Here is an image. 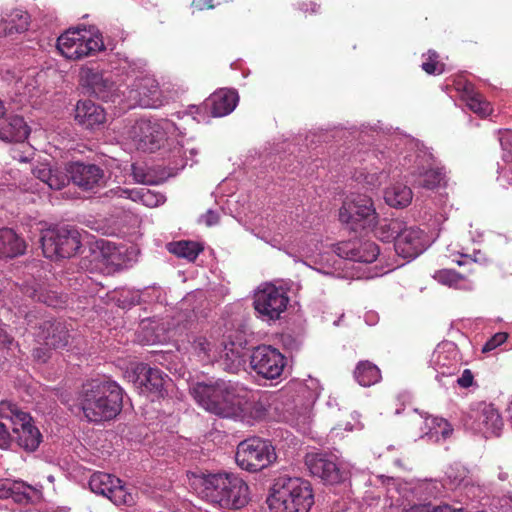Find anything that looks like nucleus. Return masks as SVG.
<instances>
[{"instance_id":"nucleus-1","label":"nucleus","mask_w":512,"mask_h":512,"mask_svg":"<svg viewBox=\"0 0 512 512\" xmlns=\"http://www.w3.org/2000/svg\"><path fill=\"white\" fill-rule=\"evenodd\" d=\"M79 401L88 421H110L122 411L123 389L110 379H92L83 384Z\"/></svg>"},{"instance_id":"nucleus-2","label":"nucleus","mask_w":512,"mask_h":512,"mask_svg":"<svg viewBox=\"0 0 512 512\" xmlns=\"http://www.w3.org/2000/svg\"><path fill=\"white\" fill-rule=\"evenodd\" d=\"M195 400L205 410L224 418H244L247 401L236 393L230 381L196 383L192 388Z\"/></svg>"},{"instance_id":"nucleus-3","label":"nucleus","mask_w":512,"mask_h":512,"mask_svg":"<svg viewBox=\"0 0 512 512\" xmlns=\"http://www.w3.org/2000/svg\"><path fill=\"white\" fill-rule=\"evenodd\" d=\"M198 483L203 496L224 509H241L250 500L247 483L235 473H203Z\"/></svg>"},{"instance_id":"nucleus-4","label":"nucleus","mask_w":512,"mask_h":512,"mask_svg":"<svg viewBox=\"0 0 512 512\" xmlns=\"http://www.w3.org/2000/svg\"><path fill=\"white\" fill-rule=\"evenodd\" d=\"M267 504L271 512H309L314 504L312 486L301 478L279 477Z\"/></svg>"},{"instance_id":"nucleus-5","label":"nucleus","mask_w":512,"mask_h":512,"mask_svg":"<svg viewBox=\"0 0 512 512\" xmlns=\"http://www.w3.org/2000/svg\"><path fill=\"white\" fill-rule=\"evenodd\" d=\"M0 419L10 422L13 441L19 447L28 452H33L39 447L42 435L29 413L19 409L16 404L4 400L0 402Z\"/></svg>"},{"instance_id":"nucleus-6","label":"nucleus","mask_w":512,"mask_h":512,"mask_svg":"<svg viewBox=\"0 0 512 512\" xmlns=\"http://www.w3.org/2000/svg\"><path fill=\"white\" fill-rule=\"evenodd\" d=\"M105 48L99 32L85 28H70L57 39V49L69 60H79Z\"/></svg>"},{"instance_id":"nucleus-7","label":"nucleus","mask_w":512,"mask_h":512,"mask_svg":"<svg viewBox=\"0 0 512 512\" xmlns=\"http://www.w3.org/2000/svg\"><path fill=\"white\" fill-rule=\"evenodd\" d=\"M25 322L33 329V336L39 344L52 349H64L69 345L70 333L65 322L39 316L30 311L25 315Z\"/></svg>"},{"instance_id":"nucleus-8","label":"nucleus","mask_w":512,"mask_h":512,"mask_svg":"<svg viewBox=\"0 0 512 512\" xmlns=\"http://www.w3.org/2000/svg\"><path fill=\"white\" fill-rule=\"evenodd\" d=\"M235 460L242 470L258 472L276 460V452L268 440L252 437L238 444Z\"/></svg>"},{"instance_id":"nucleus-9","label":"nucleus","mask_w":512,"mask_h":512,"mask_svg":"<svg viewBox=\"0 0 512 512\" xmlns=\"http://www.w3.org/2000/svg\"><path fill=\"white\" fill-rule=\"evenodd\" d=\"M80 245L79 233L73 228L53 227L42 231V251L51 260L70 258Z\"/></svg>"},{"instance_id":"nucleus-10","label":"nucleus","mask_w":512,"mask_h":512,"mask_svg":"<svg viewBox=\"0 0 512 512\" xmlns=\"http://www.w3.org/2000/svg\"><path fill=\"white\" fill-rule=\"evenodd\" d=\"M378 215L372 198L365 194H355L346 198L339 210V220L357 231L375 226Z\"/></svg>"},{"instance_id":"nucleus-11","label":"nucleus","mask_w":512,"mask_h":512,"mask_svg":"<svg viewBox=\"0 0 512 512\" xmlns=\"http://www.w3.org/2000/svg\"><path fill=\"white\" fill-rule=\"evenodd\" d=\"M89 487L93 493L107 497L117 506H132L135 503L133 494L119 478L112 474L94 472L90 476Z\"/></svg>"},{"instance_id":"nucleus-12","label":"nucleus","mask_w":512,"mask_h":512,"mask_svg":"<svg viewBox=\"0 0 512 512\" xmlns=\"http://www.w3.org/2000/svg\"><path fill=\"white\" fill-rule=\"evenodd\" d=\"M289 297L282 288L266 284L254 295L255 310L267 320H277L287 309Z\"/></svg>"},{"instance_id":"nucleus-13","label":"nucleus","mask_w":512,"mask_h":512,"mask_svg":"<svg viewBox=\"0 0 512 512\" xmlns=\"http://www.w3.org/2000/svg\"><path fill=\"white\" fill-rule=\"evenodd\" d=\"M285 365V357L271 346H258L250 355L252 370L266 379H276L281 376Z\"/></svg>"},{"instance_id":"nucleus-14","label":"nucleus","mask_w":512,"mask_h":512,"mask_svg":"<svg viewBox=\"0 0 512 512\" xmlns=\"http://www.w3.org/2000/svg\"><path fill=\"white\" fill-rule=\"evenodd\" d=\"M65 173L68 175V182L84 191H93L105 184L104 170L95 164L80 161L67 164Z\"/></svg>"},{"instance_id":"nucleus-15","label":"nucleus","mask_w":512,"mask_h":512,"mask_svg":"<svg viewBox=\"0 0 512 512\" xmlns=\"http://www.w3.org/2000/svg\"><path fill=\"white\" fill-rule=\"evenodd\" d=\"M129 136L137 150L154 152L165 140V132L158 123L146 119L135 122L129 131Z\"/></svg>"},{"instance_id":"nucleus-16","label":"nucleus","mask_w":512,"mask_h":512,"mask_svg":"<svg viewBox=\"0 0 512 512\" xmlns=\"http://www.w3.org/2000/svg\"><path fill=\"white\" fill-rule=\"evenodd\" d=\"M127 98L143 108H156L162 104L161 91L157 80L152 76L137 77L127 88Z\"/></svg>"},{"instance_id":"nucleus-17","label":"nucleus","mask_w":512,"mask_h":512,"mask_svg":"<svg viewBox=\"0 0 512 512\" xmlns=\"http://www.w3.org/2000/svg\"><path fill=\"white\" fill-rule=\"evenodd\" d=\"M305 464L312 476L321 479L326 484H337L344 480L345 473L341 471L333 456L323 453L306 455Z\"/></svg>"},{"instance_id":"nucleus-18","label":"nucleus","mask_w":512,"mask_h":512,"mask_svg":"<svg viewBox=\"0 0 512 512\" xmlns=\"http://www.w3.org/2000/svg\"><path fill=\"white\" fill-rule=\"evenodd\" d=\"M335 252L344 259L371 263L377 259L380 251L378 245L373 241L354 239L338 243Z\"/></svg>"},{"instance_id":"nucleus-19","label":"nucleus","mask_w":512,"mask_h":512,"mask_svg":"<svg viewBox=\"0 0 512 512\" xmlns=\"http://www.w3.org/2000/svg\"><path fill=\"white\" fill-rule=\"evenodd\" d=\"M426 242V235L420 228L403 227L394 243V247L399 256L409 259L421 254L426 247Z\"/></svg>"},{"instance_id":"nucleus-20","label":"nucleus","mask_w":512,"mask_h":512,"mask_svg":"<svg viewBox=\"0 0 512 512\" xmlns=\"http://www.w3.org/2000/svg\"><path fill=\"white\" fill-rule=\"evenodd\" d=\"M75 120L87 129H94L106 122V112L91 100L79 101L75 109Z\"/></svg>"},{"instance_id":"nucleus-21","label":"nucleus","mask_w":512,"mask_h":512,"mask_svg":"<svg viewBox=\"0 0 512 512\" xmlns=\"http://www.w3.org/2000/svg\"><path fill=\"white\" fill-rule=\"evenodd\" d=\"M135 374L137 376L136 381L143 391L162 395L167 376L159 368L141 363L136 366Z\"/></svg>"},{"instance_id":"nucleus-22","label":"nucleus","mask_w":512,"mask_h":512,"mask_svg":"<svg viewBox=\"0 0 512 512\" xmlns=\"http://www.w3.org/2000/svg\"><path fill=\"white\" fill-rule=\"evenodd\" d=\"M238 100L239 97L236 91L221 89L210 95L205 105L210 109L212 116L222 117L230 114L235 109Z\"/></svg>"},{"instance_id":"nucleus-23","label":"nucleus","mask_w":512,"mask_h":512,"mask_svg":"<svg viewBox=\"0 0 512 512\" xmlns=\"http://www.w3.org/2000/svg\"><path fill=\"white\" fill-rule=\"evenodd\" d=\"M30 129L24 118L10 115L0 120V139L6 142H23L27 139Z\"/></svg>"},{"instance_id":"nucleus-24","label":"nucleus","mask_w":512,"mask_h":512,"mask_svg":"<svg viewBox=\"0 0 512 512\" xmlns=\"http://www.w3.org/2000/svg\"><path fill=\"white\" fill-rule=\"evenodd\" d=\"M26 243L13 229H0V258L8 259L23 255Z\"/></svg>"},{"instance_id":"nucleus-25","label":"nucleus","mask_w":512,"mask_h":512,"mask_svg":"<svg viewBox=\"0 0 512 512\" xmlns=\"http://www.w3.org/2000/svg\"><path fill=\"white\" fill-rule=\"evenodd\" d=\"M459 90L462 100L472 112L480 117H486L492 112L491 104L475 89L472 83L465 82L462 87H459Z\"/></svg>"},{"instance_id":"nucleus-26","label":"nucleus","mask_w":512,"mask_h":512,"mask_svg":"<svg viewBox=\"0 0 512 512\" xmlns=\"http://www.w3.org/2000/svg\"><path fill=\"white\" fill-rule=\"evenodd\" d=\"M22 292L34 301L41 302L53 308H61L66 301L63 296L55 291L47 290L37 282L25 283Z\"/></svg>"},{"instance_id":"nucleus-27","label":"nucleus","mask_w":512,"mask_h":512,"mask_svg":"<svg viewBox=\"0 0 512 512\" xmlns=\"http://www.w3.org/2000/svg\"><path fill=\"white\" fill-rule=\"evenodd\" d=\"M223 349L219 348L221 366L230 373H236L243 365L244 348L235 342H222Z\"/></svg>"},{"instance_id":"nucleus-28","label":"nucleus","mask_w":512,"mask_h":512,"mask_svg":"<svg viewBox=\"0 0 512 512\" xmlns=\"http://www.w3.org/2000/svg\"><path fill=\"white\" fill-rule=\"evenodd\" d=\"M32 174L53 190H60L68 184V175L64 171L52 169L47 164L36 166Z\"/></svg>"},{"instance_id":"nucleus-29","label":"nucleus","mask_w":512,"mask_h":512,"mask_svg":"<svg viewBox=\"0 0 512 512\" xmlns=\"http://www.w3.org/2000/svg\"><path fill=\"white\" fill-rule=\"evenodd\" d=\"M384 199L391 207L404 208L411 203L413 199V192L407 185L396 183L385 190Z\"/></svg>"},{"instance_id":"nucleus-30","label":"nucleus","mask_w":512,"mask_h":512,"mask_svg":"<svg viewBox=\"0 0 512 512\" xmlns=\"http://www.w3.org/2000/svg\"><path fill=\"white\" fill-rule=\"evenodd\" d=\"M354 378L363 387L377 384L381 378V371L374 363L363 360L358 362L354 370Z\"/></svg>"},{"instance_id":"nucleus-31","label":"nucleus","mask_w":512,"mask_h":512,"mask_svg":"<svg viewBox=\"0 0 512 512\" xmlns=\"http://www.w3.org/2000/svg\"><path fill=\"white\" fill-rule=\"evenodd\" d=\"M110 193L113 196L118 198L131 199L132 201H140L146 206H156L159 203V199L157 195H155L149 189L141 188V189H125L118 187L116 189L110 190Z\"/></svg>"},{"instance_id":"nucleus-32","label":"nucleus","mask_w":512,"mask_h":512,"mask_svg":"<svg viewBox=\"0 0 512 512\" xmlns=\"http://www.w3.org/2000/svg\"><path fill=\"white\" fill-rule=\"evenodd\" d=\"M167 249L177 257L184 258L190 262H193L203 251V247L198 242L188 240L170 242L167 244Z\"/></svg>"},{"instance_id":"nucleus-33","label":"nucleus","mask_w":512,"mask_h":512,"mask_svg":"<svg viewBox=\"0 0 512 512\" xmlns=\"http://www.w3.org/2000/svg\"><path fill=\"white\" fill-rule=\"evenodd\" d=\"M191 345L194 353L202 360L210 361L218 357L219 346L206 336H194Z\"/></svg>"},{"instance_id":"nucleus-34","label":"nucleus","mask_w":512,"mask_h":512,"mask_svg":"<svg viewBox=\"0 0 512 512\" xmlns=\"http://www.w3.org/2000/svg\"><path fill=\"white\" fill-rule=\"evenodd\" d=\"M403 228V222L399 219H384L381 221L378 225L375 224L374 227L371 229H374V234L377 238L384 242H389L394 240L396 241L397 237L399 236L401 230Z\"/></svg>"},{"instance_id":"nucleus-35","label":"nucleus","mask_w":512,"mask_h":512,"mask_svg":"<svg viewBox=\"0 0 512 512\" xmlns=\"http://www.w3.org/2000/svg\"><path fill=\"white\" fill-rule=\"evenodd\" d=\"M481 423L486 433L498 436L503 427V420L498 410L491 404L485 405L481 412Z\"/></svg>"},{"instance_id":"nucleus-36","label":"nucleus","mask_w":512,"mask_h":512,"mask_svg":"<svg viewBox=\"0 0 512 512\" xmlns=\"http://www.w3.org/2000/svg\"><path fill=\"white\" fill-rule=\"evenodd\" d=\"M30 24V16L26 11L14 10L8 16L4 31L8 35L14 33H23L28 30Z\"/></svg>"},{"instance_id":"nucleus-37","label":"nucleus","mask_w":512,"mask_h":512,"mask_svg":"<svg viewBox=\"0 0 512 512\" xmlns=\"http://www.w3.org/2000/svg\"><path fill=\"white\" fill-rule=\"evenodd\" d=\"M446 173L444 168L436 167L426 170L417 180L419 187L434 190L442 183H445Z\"/></svg>"},{"instance_id":"nucleus-38","label":"nucleus","mask_w":512,"mask_h":512,"mask_svg":"<svg viewBox=\"0 0 512 512\" xmlns=\"http://www.w3.org/2000/svg\"><path fill=\"white\" fill-rule=\"evenodd\" d=\"M80 77L82 84L89 88L92 94L101 92V88H99L98 85H100L99 83L104 77L103 73L93 68L86 67L81 69Z\"/></svg>"},{"instance_id":"nucleus-39","label":"nucleus","mask_w":512,"mask_h":512,"mask_svg":"<svg viewBox=\"0 0 512 512\" xmlns=\"http://www.w3.org/2000/svg\"><path fill=\"white\" fill-rule=\"evenodd\" d=\"M434 279L441 284L453 288H462V284L465 281L464 276L450 269H443L435 272Z\"/></svg>"},{"instance_id":"nucleus-40","label":"nucleus","mask_w":512,"mask_h":512,"mask_svg":"<svg viewBox=\"0 0 512 512\" xmlns=\"http://www.w3.org/2000/svg\"><path fill=\"white\" fill-rule=\"evenodd\" d=\"M99 88H101V92L93 93L97 98L103 101H115V98L118 97V87L116 84L109 78L103 77L102 81L99 83Z\"/></svg>"},{"instance_id":"nucleus-41","label":"nucleus","mask_w":512,"mask_h":512,"mask_svg":"<svg viewBox=\"0 0 512 512\" xmlns=\"http://www.w3.org/2000/svg\"><path fill=\"white\" fill-rule=\"evenodd\" d=\"M467 474L468 471L458 464L451 465L446 471V477L454 487L461 485L467 478Z\"/></svg>"},{"instance_id":"nucleus-42","label":"nucleus","mask_w":512,"mask_h":512,"mask_svg":"<svg viewBox=\"0 0 512 512\" xmlns=\"http://www.w3.org/2000/svg\"><path fill=\"white\" fill-rule=\"evenodd\" d=\"M247 401L246 410L244 413V417L247 414V411L251 409V416L256 419L263 418L267 413L268 400L266 398H259L257 401Z\"/></svg>"},{"instance_id":"nucleus-43","label":"nucleus","mask_w":512,"mask_h":512,"mask_svg":"<svg viewBox=\"0 0 512 512\" xmlns=\"http://www.w3.org/2000/svg\"><path fill=\"white\" fill-rule=\"evenodd\" d=\"M438 54L435 51H429L427 60L422 63V69L427 74H441L443 72V64L438 61Z\"/></svg>"},{"instance_id":"nucleus-44","label":"nucleus","mask_w":512,"mask_h":512,"mask_svg":"<svg viewBox=\"0 0 512 512\" xmlns=\"http://www.w3.org/2000/svg\"><path fill=\"white\" fill-rule=\"evenodd\" d=\"M508 339V333L498 332L490 337L482 347V353H489L505 343Z\"/></svg>"},{"instance_id":"nucleus-45","label":"nucleus","mask_w":512,"mask_h":512,"mask_svg":"<svg viewBox=\"0 0 512 512\" xmlns=\"http://www.w3.org/2000/svg\"><path fill=\"white\" fill-rule=\"evenodd\" d=\"M131 171L133 179L140 184H153L154 182L151 179V176L146 172L144 166H139L137 164L131 165Z\"/></svg>"},{"instance_id":"nucleus-46","label":"nucleus","mask_w":512,"mask_h":512,"mask_svg":"<svg viewBox=\"0 0 512 512\" xmlns=\"http://www.w3.org/2000/svg\"><path fill=\"white\" fill-rule=\"evenodd\" d=\"M16 483L11 482L8 479H0V499L13 498L16 499V493L14 491Z\"/></svg>"},{"instance_id":"nucleus-47","label":"nucleus","mask_w":512,"mask_h":512,"mask_svg":"<svg viewBox=\"0 0 512 512\" xmlns=\"http://www.w3.org/2000/svg\"><path fill=\"white\" fill-rule=\"evenodd\" d=\"M0 419V449H8L13 442V437L9 432V428Z\"/></svg>"},{"instance_id":"nucleus-48","label":"nucleus","mask_w":512,"mask_h":512,"mask_svg":"<svg viewBox=\"0 0 512 512\" xmlns=\"http://www.w3.org/2000/svg\"><path fill=\"white\" fill-rule=\"evenodd\" d=\"M500 144L504 151H507L509 155H512V131L505 130L500 133Z\"/></svg>"},{"instance_id":"nucleus-49","label":"nucleus","mask_w":512,"mask_h":512,"mask_svg":"<svg viewBox=\"0 0 512 512\" xmlns=\"http://www.w3.org/2000/svg\"><path fill=\"white\" fill-rule=\"evenodd\" d=\"M474 380L473 373L470 369H465L462 375L458 378L457 383L462 388H468L472 386Z\"/></svg>"},{"instance_id":"nucleus-50","label":"nucleus","mask_w":512,"mask_h":512,"mask_svg":"<svg viewBox=\"0 0 512 512\" xmlns=\"http://www.w3.org/2000/svg\"><path fill=\"white\" fill-rule=\"evenodd\" d=\"M202 221L206 224V226L211 227L213 225L218 224L219 215L217 212L213 210H208L203 216Z\"/></svg>"},{"instance_id":"nucleus-51","label":"nucleus","mask_w":512,"mask_h":512,"mask_svg":"<svg viewBox=\"0 0 512 512\" xmlns=\"http://www.w3.org/2000/svg\"><path fill=\"white\" fill-rule=\"evenodd\" d=\"M49 349L48 347H38L33 349V357L41 362H46L49 359Z\"/></svg>"},{"instance_id":"nucleus-52","label":"nucleus","mask_w":512,"mask_h":512,"mask_svg":"<svg viewBox=\"0 0 512 512\" xmlns=\"http://www.w3.org/2000/svg\"><path fill=\"white\" fill-rule=\"evenodd\" d=\"M14 342V338L9 335L6 330L0 326V346L9 348Z\"/></svg>"},{"instance_id":"nucleus-53","label":"nucleus","mask_w":512,"mask_h":512,"mask_svg":"<svg viewBox=\"0 0 512 512\" xmlns=\"http://www.w3.org/2000/svg\"><path fill=\"white\" fill-rule=\"evenodd\" d=\"M228 0H198L199 4L204 8H214L217 5H220L223 2H227Z\"/></svg>"},{"instance_id":"nucleus-54","label":"nucleus","mask_w":512,"mask_h":512,"mask_svg":"<svg viewBox=\"0 0 512 512\" xmlns=\"http://www.w3.org/2000/svg\"><path fill=\"white\" fill-rule=\"evenodd\" d=\"M501 178L512 186V164H509L502 170Z\"/></svg>"},{"instance_id":"nucleus-55","label":"nucleus","mask_w":512,"mask_h":512,"mask_svg":"<svg viewBox=\"0 0 512 512\" xmlns=\"http://www.w3.org/2000/svg\"><path fill=\"white\" fill-rule=\"evenodd\" d=\"M465 258L471 259L473 262H482L484 260L483 255L480 251H475L473 256L470 255H462Z\"/></svg>"},{"instance_id":"nucleus-56","label":"nucleus","mask_w":512,"mask_h":512,"mask_svg":"<svg viewBox=\"0 0 512 512\" xmlns=\"http://www.w3.org/2000/svg\"><path fill=\"white\" fill-rule=\"evenodd\" d=\"M441 424L444 425V428H443L441 433H442L443 437L446 438V437H448L451 434L452 429H447V427H449V424L444 419H440V423L438 425L440 426Z\"/></svg>"},{"instance_id":"nucleus-57","label":"nucleus","mask_w":512,"mask_h":512,"mask_svg":"<svg viewBox=\"0 0 512 512\" xmlns=\"http://www.w3.org/2000/svg\"><path fill=\"white\" fill-rule=\"evenodd\" d=\"M442 355H443V352L440 349H437L436 352L434 353L435 363L437 365H441V366L445 365V363L442 362V360H441Z\"/></svg>"},{"instance_id":"nucleus-58","label":"nucleus","mask_w":512,"mask_h":512,"mask_svg":"<svg viewBox=\"0 0 512 512\" xmlns=\"http://www.w3.org/2000/svg\"><path fill=\"white\" fill-rule=\"evenodd\" d=\"M147 344H153V343H156L159 341V337L158 336H153V335H150V336H145L144 339H143Z\"/></svg>"},{"instance_id":"nucleus-59","label":"nucleus","mask_w":512,"mask_h":512,"mask_svg":"<svg viewBox=\"0 0 512 512\" xmlns=\"http://www.w3.org/2000/svg\"><path fill=\"white\" fill-rule=\"evenodd\" d=\"M6 109L4 103L0 100V120L5 115Z\"/></svg>"},{"instance_id":"nucleus-60","label":"nucleus","mask_w":512,"mask_h":512,"mask_svg":"<svg viewBox=\"0 0 512 512\" xmlns=\"http://www.w3.org/2000/svg\"><path fill=\"white\" fill-rule=\"evenodd\" d=\"M395 463L399 466H403V464L400 462V460H396Z\"/></svg>"},{"instance_id":"nucleus-61","label":"nucleus","mask_w":512,"mask_h":512,"mask_svg":"<svg viewBox=\"0 0 512 512\" xmlns=\"http://www.w3.org/2000/svg\"><path fill=\"white\" fill-rule=\"evenodd\" d=\"M463 263H464V262H462V261H457V264H458V265H462Z\"/></svg>"}]
</instances>
